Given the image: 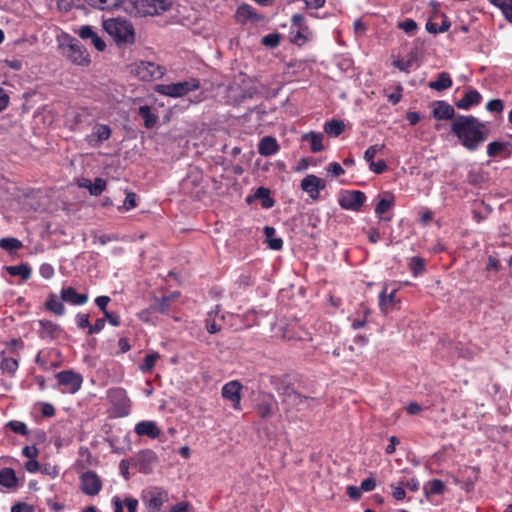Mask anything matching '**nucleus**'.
<instances>
[{
  "label": "nucleus",
  "mask_w": 512,
  "mask_h": 512,
  "mask_svg": "<svg viewBox=\"0 0 512 512\" xmlns=\"http://www.w3.org/2000/svg\"><path fill=\"white\" fill-rule=\"evenodd\" d=\"M394 204L393 199L382 198L375 207V213L379 216L386 213Z\"/></svg>",
  "instance_id": "nucleus-50"
},
{
  "label": "nucleus",
  "mask_w": 512,
  "mask_h": 512,
  "mask_svg": "<svg viewBox=\"0 0 512 512\" xmlns=\"http://www.w3.org/2000/svg\"><path fill=\"white\" fill-rule=\"evenodd\" d=\"M482 95L475 89H468L464 96L455 105L461 110H469L472 106L480 104Z\"/></svg>",
  "instance_id": "nucleus-19"
},
{
  "label": "nucleus",
  "mask_w": 512,
  "mask_h": 512,
  "mask_svg": "<svg viewBox=\"0 0 512 512\" xmlns=\"http://www.w3.org/2000/svg\"><path fill=\"white\" fill-rule=\"evenodd\" d=\"M112 135L111 128L106 124L97 123L94 125L91 134L87 135L85 140L91 147H99L104 141Z\"/></svg>",
  "instance_id": "nucleus-14"
},
{
  "label": "nucleus",
  "mask_w": 512,
  "mask_h": 512,
  "mask_svg": "<svg viewBox=\"0 0 512 512\" xmlns=\"http://www.w3.org/2000/svg\"><path fill=\"white\" fill-rule=\"evenodd\" d=\"M7 426L14 432L23 436H27L29 431L27 425L20 421H10Z\"/></svg>",
  "instance_id": "nucleus-49"
},
{
  "label": "nucleus",
  "mask_w": 512,
  "mask_h": 512,
  "mask_svg": "<svg viewBox=\"0 0 512 512\" xmlns=\"http://www.w3.org/2000/svg\"><path fill=\"white\" fill-rule=\"evenodd\" d=\"M241 390L242 385L237 380L227 382L221 390L222 397L231 401L235 410H241Z\"/></svg>",
  "instance_id": "nucleus-11"
},
{
  "label": "nucleus",
  "mask_w": 512,
  "mask_h": 512,
  "mask_svg": "<svg viewBox=\"0 0 512 512\" xmlns=\"http://www.w3.org/2000/svg\"><path fill=\"white\" fill-rule=\"evenodd\" d=\"M486 109L489 111V112H496V113H501L504 109V104H503V101L500 100V99H493V100H490L487 104H486Z\"/></svg>",
  "instance_id": "nucleus-54"
},
{
  "label": "nucleus",
  "mask_w": 512,
  "mask_h": 512,
  "mask_svg": "<svg viewBox=\"0 0 512 512\" xmlns=\"http://www.w3.org/2000/svg\"><path fill=\"white\" fill-rule=\"evenodd\" d=\"M452 84L453 82L450 74L447 72H441L438 74L435 81L429 83V87L437 91H443L450 88Z\"/></svg>",
  "instance_id": "nucleus-29"
},
{
  "label": "nucleus",
  "mask_w": 512,
  "mask_h": 512,
  "mask_svg": "<svg viewBox=\"0 0 512 512\" xmlns=\"http://www.w3.org/2000/svg\"><path fill=\"white\" fill-rule=\"evenodd\" d=\"M110 301H111V299L109 296L103 295V296H98L95 299V304L103 312V314H105L106 312H108L107 305L109 304Z\"/></svg>",
  "instance_id": "nucleus-61"
},
{
  "label": "nucleus",
  "mask_w": 512,
  "mask_h": 512,
  "mask_svg": "<svg viewBox=\"0 0 512 512\" xmlns=\"http://www.w3.org/2000/svg\"><path fill=\"white\" fill-rule=\"evenodd\" d=\"M366 201V195L360 190H354V211H359Z\"/></svg>",
  "instance_id": "nucleus-56"
},
{
  "label": "nucleus",
  "mask_w": 512,
  "mask_h": 512,
  "mask_svg": "<svg viewBox=\"0 0 512 512\" xmlns=\"http://www.w3.org/2000/svg\"><path fill=\"white\" fill-rule=\"evenodd\" d=\"M39 273L44 279H51L54 276V268L49 263H43L39 267Z\"/></svg>",
  "instance_id": "nucleus-58"
},
{
  "label": "nucleus",
  "mask_w": 512,
  "mask_h": 512,
  "mask_svg": "<svg viewBox=\"0 0 512 512\" xmlns=\"http://www.w3.org/2000/svg\"><path fill=\"white\" fill-rule=\"evenodd\" d=\"M433 106L432 115L437 120H450L455 115L453 106L446 101H435Z\"/></svg>",
  "instance_id": "nucleus-21"
},
{
  "label": "nucleus",
  "mask_w": 512,
  "mask_h": 512,
  "mask_svg": "<svg viewBox=\"0 0 512 512\" xmlns=\"http://www.w3.org/2000/svg\"><path fill=\"white\" fill-rule=\"evenodd\" d=\"M445 483L440 479H433L423 485V492L427 498L432 495H442L445 493Z\"/></svg>",
  "instance_id": "nucleus-25"
},
{
  "label": "nucleus",
  "mask_w": 512,
  "mask_h": 512,
  "mask_svg": "<svg viewBox=\"0 0 512 512\" xmlns=\"http://www.w3.org/2000/svg\"><path fill=\"white\" fill-rule=\"evenodd\" d=\"M59 385L64 387V392L76 393L82 386L83 377L73 370H64L56 374Z\"/></svg>",
  "instance_id": "nucleus-9"
},
{
  "label": "nucleus",
  "mask_w": 512,
  "mask_h": 512,
  "mask_svg": "<svg viewBox=\"0 0 512 512\" xmlns=\"http://www.w3.org/2000/svg\"><path fill=\"white\" fill-rule=\"evenodd\" d=\"M280 150V145L277 139L273 136H264L260 139L258 144V153L262 156L268 157L276 154Z\"/></svg>",
  "instance_id": "nucleus-20"
},
{
  "label": "nucleus",
  "mask_w": 512,
  "mask_h": 512,
  "mask_svg": "<svg viewBox=\"0 0 512 512\" xmlns=\"http://www.w3.org/2000/svg\"><path fill=\"white\" fill-rule=\"evenodd\" d=\"M106 189V181L102 178H96L91 182L89 193L93 196H99Z\"/></svg>",
  "instance_id": "nucleus-47"
},
{
  "label": "nucleus",
  "mask_w": 512,
  "mask_h": 512,
  "mask_svg": "<svg viewBox=\"0 0 512 512\" xmlns=\"http://www.w3.org/2000/svg\"><path fill=\"white\" fill-rule=\"evenodd\" d=\"M77 327L79 329H88L90 328V320H89V314L85 313H78L75 317Z\"/></svg>",
  "instance_id": "nucleus-53"
},
{
  "label": "nucleus",
  "mask_w": 512,
  "mask_h": 512,
  "mask_svg": "<svg viewBox=\"0 0 512 512\" xmlns=\"http://www.w3.org/2000/svg\"><path fill=\"white\" fill-rule=\"evenodd\" d=\"M135 433L139 436H147L150 439H156L160 436L161 431L153 421H141L135 426Z\"/></svg>",
  "instance_id": "nucleus-22"
},
{
  "label": "nucleus",
  "mask_w": 512,
  "mask_h": 512,
  "mask_svg": "<svg viewBox=\"0 0 512 512\" xmlns=\"http://www.w3.org/2000/svg\"><path fill=\"white\" fill-rule=\"evenodd\" d=\"M6 271L10 276H20L23 281H27L31 277V268L24 263L15 266H7Z\"/></svg>",
  "instance_id": "nucleus-31"
},
{
  "label": "nucleus",
  "mask_w": 512,
  "mask_h": 512,
  "mask_svg": "<svg viewBox=\"0 0 512 512\" xmlns=\"http://www.w3.org/2000/svg\"><path fill=\"white\" fill-rule=\"evenodd\" d=\"M156 460L157 456L152 450L147 449L139 452L136 463L139 472L144 474L152 472L153 465Z\"/></svg>",
  "instance_id": "nucleus-16"
},
{
  "label": "nucleus",
  "mask_w": 512,
  "mask_h": 512,
  "mask_svg": "<svg viewBox=\"0 0 512 512\" xmlns=\"http://www.w3.org/2000/svg\"><path fill=\"white\" fill-rule=\"evenodd\" d=\"M425 265V260L418 256L412 257L408 262V267L415 277L425 272Z\"/></svg>",
  "instance_id": "nucleus-38"
},
{
  "label": "nucleus",
  "mask_w": 512,
  "mask_h": 512,
  "mask_svg": "<svg viewBox=\"0 0 512 512\" xmlns=\"http://www.w3.org/2000/svg\"><path fill=\"white\" fill-rule=\"evenodd\" d=\"M256 412L262 419H267L273 414V405L270 400L260 401L256 407Z\"/></svg>",
  "instance_id": "nucleus-41"
},
{
  "label": "nucleus",
  "mask_w": 512,
  "mask_h": 512,
  "mask_svg": "<svg viewBox=\"0 0 512 512\" xmlns=\"http://www.w3.org/2000/svg\"><path fill=\"white\" fill-rule=\"evenodd\" d=\"M291 34L293 35L292 41L297 45H303L311 37V32L306 24L304 16L301 14H294L291 18Z\"/></svg>",
  "instance_id": "nucleus-8"
},
{
  "label": "nucleus",
  "mask_w": 512,
  "mask_h": 512,
  "mask_svg": "<svg viewBox=\"0 0 512 512\" xmlns=\"http://www.w3.org/2000/svg\"><path fill=\"white\" fill-rule=\"evenodd\" d=\"M391 487L393 489L392 496L394 497V499H396L397 501H402L405 499L406 492L401 482L399 483V486L394 487L393 485H391Z\"/></svg>",
  "instance_id": "nucleus-63"
},
{
  "label": "nucleus",
  "mask_w": 512,
  "mask_h": 512,
  "mask_svg": "<svg viewBox=\"0 0 512 512\" xmlns=\"http://www.w3.org/2000/svg\"><path fill=\"white\" fill-rule=\"evenodd\" d=\"M142 500L149 512H159L164 503L168 502V491L161 487H152L143 492Z\"/></svg>",
  "instance_id": "nucleus-7"
},
{
  "label": "nucleus",
  "mask_w": 512,
  "mask_h": 512,
  "mask_svg": "<svg viewBox=\"0 0 512 512\" xmlns=\"http://www.w3.org/2000/svg\"><path fill=\"white\" fill-rule=\"evenodd\" d=\"M264 235L266 237V242L268 247L272 250H281L283 247V240L279 237H276V230L273 227L265 226L264 227Z\"/></svg>",
  "instance_id": "nucleus-27"
},
{
  "label": "nucleus",
  "mask_w": 512,
  "mask_h": 512,
  "mask_svg": "<svg viewBox=\"0 0 512 512\" xmlns=\"http://www.w3.org/2000/svg\"><path fill=\"white\" fill-rule=\"evenodd\" d=\"M107 398L112 405L111 413L113 417L122 418L130 414L132 402L124 388H110L107 391Z\"/></svg>",
  "instance_id": "nucleus-3"
},
{
  "label": "nucleus",
  "mask_w": 512,
  "mask_h": 512,
  "mask_svg": "<svg viewBox=\"0 0 512 512\" xmlns=\"http://www.w3.org/2000/svg\"><path fill=\"white\" fill-rule=\"evenodd\" d=\"M170 296H163L161 298H155L153 304L151 305V309L155 312H159L161 314H168L171 304Z\"/></svg>",
  "instance_id": "nucleus-37"
},
{
  "label": "nucleus",
  "mask_w": 512,
  "mask_h": 512,
  "mask_svg": "<svg viewBox=\"0 0 512 512\" xmlns=\"http://www.w3.org/2000/svg\"><path fill=\"white\" fill-rule=\"evenodd\" d=\"M376 486V482L373 478L369 477L361 482L360 488L354 487V501L361 497L362 492L372 491Z\"/></svg>",
  "instance_id": "nucleus-43"
},
{
  "label": "nucleus",
  "mask_w": 512,
  "mask_h": 512,
  "mask_svg": "<svg viewBox=\"0 0 512 512\" xmlns=\"http://www.w3.org/2000/svg\"><path fill=\"white\" fill-rule=\"evenodd\" d=\"M306 335H307V333L301 329H299V331H294V326H293V327H287V328L283 329L282 338L285 340L304 341V340L308 339L307 337H305Z\"/></svg>",
  "instance_id": "nucleus-42"
},
{
  "label": "nucleus",
  "mask_w": 512,
  "mask_h": 512,
  "mask_svg": "<svg viewBox=\"0 0 512 512\" xmlns=\"http://www.w3.org/2000/svg\"><path fill=\"white\" fill-rule=\"evenodd\" d=\"M397 289L393 288L391 291H388V286L386 285L379 294V308L381 312L388 313L396 304L399 302L396 300Z\"/></svg>",
  "instance_id": "nucleus-18"
},
{
  "label": "nucleus",
  "mask_w": 512,
  "mask_h": 512,
  "mask_svg": "<svg viewBox=\"0 0 512 512\" xmlns=\"http://www.w3.org/2000/svg\"><path fill=\"white\" fill-rule=\"evenodd\" d=\"M61 300L72 305H84L88 301L87 294H81L72 286L64 287L60 293Z\"/></svg>",
  "instance_id": "nucleus-17"
},
{
  "label": "nucleus",
  "mask_w": 512,
  "mask_h": 512,
  "mask_svg": "<svg viewBox=\"0 0 512 512\" xmlns=\"http://www.w3.org/2000/svg\"><path fill=\"white\" fill-rule=\"evenodd\" d=\"M302 141L309 144L310 150L313 153L324 150V135L321 132L310 131L305 133L302 135Z\"/></svg>",
  "instance_id": "nucleus-23"
},
{
  "label": "nucleus",
  "mask_w": 512,
  "mask_h": 512,
  "mask_svg": "<svg viewBox=\"0 0 512 512\" xmlns=\"http://www.w3.org/2000/svg\"><path fill=\"white\" fill-rule=\"evenodd\" d=\"M105 327V319L104 318H98L95 323L90 325V328L88 330L89 335L97 334L100 331H102Z\"/></svg>",
  "instance_id": "nucleus-60"
},
{
  "label": "nucleus",
  "mask_w": 512,
  "mask_h": 512,
  "mask_svg": "<svg viewBox=\"0 0 512 512\" xmlns=\"http://www.w3.org/2000/svg\"><path fill=\"white\" fill-rule=\"evenodd\" d=\"M11 512H35V508L26 502H17L11 507Z\"/></svg>",
  "instance_id": "nucleus-57"
},
{
  "label": "nucleus",
  "mask_w": 512,
  "mask_h": 512,
  "mask_svg": "<svg viewBox=\"0 0 512 512\" xmlns=\"http://www.w3.org/2000/svg\"><path fill=\"white\" fill-rule=\"evenodd\" d=\"M219 305H216L214 309L208 312L205 320L206 330L210 334H215L221 330V325L217 323L215 316L219 313Z\"/></svg>",
  "instance_id": "nucleus-33"
},
{
  "label": "nucleus",
  "mask_w": 512,
  "mask_h": 512,
  "mask_svg": "<svg viewBox=\"0 0 512 512\" xmlns=\"http://www.w3.org/2000/svg\"><path fill=\"white\" fill-rule=\"evenodd\" d=\"M68 59L77 65H87L90 62L86 48L77 40L72 41L65 52Z\"/></svg>",
  "instance_id": "nucleus-12"
},
{
  "label": "nucleus",
  "mask_w": 512,
  "mask_h": 512,
  "mask_svg": "<svg viewBox=\"0 0 512 512\" xmlns=\"http://www.w3.org/2000/svg\"><path fill=\"white\" fill-rule=\"evenodd\" d=\"M105 321L107 320L112 326L117 327L121 324L120 316L116 312H106L104 314Z\"/></svg>",
  "instance_id": "nucleus-62"
},
{
  "label": "nucleus",
  "mask_w": 512,
  "mask_h": 512,
  "mask_svg": "<svg viewBox=\"0 0 512 512\" xmlns=\"http://www.w3.org/2000/svg\"><path fill=\"white\" fill-rule=\"evenodd\" d=\"M38 335L42 340L53 341L60 337L62 334V328L60 325L50 320H39Z\"/></svg>",
  "instance_id": "nucleus-15"
},
{
  "label": "nucleus",
  "mask_w": 512,
  "mask_h": 512,
  "mask_svg": "<svg viewBox=\"0 0 512 512\" xmlns=\"http://www.w3.org/2000/svg\"><path fill=\"white\" fill-rule=\"evenodd\" d=\"M200 88V81L197 78H190L187 81L171 83V84H160L156 86V92L169 97H183L191 91H195Z\"/></svg>",
  "instance_id": "nucleus-4"
},
{
  "label": "nucleus",
  "mask_w": 512,
  "mask_h": 512,
  "mask_svg": "<svg viewBox=\"0 0 512 512\" xmlns=\"http://www.w3.org/2000/svg\"><path fill=\"white\" fill-rule=\"evenodd\" d=\"M166 69L154 62L140 61L135 64L133 73L142 81H155L164 76Z\"/></svg>",
  "instance_id": "nucleus-6"
},
{
  "label": "nucleus",
  "mask_w": 512,
  "mask_h": 512,
  "mask_svg": "<svg viewBox=\"0 0 512 512\" xmlns=\"http://www.w3.org/2000/svg\"><path fill=\"white\" fill-rule=\"evenodd\" d=\"M345 129V124L342 120L331 119L324 124V132L329 137H338Z\"/></svg>",
  "instance_id": "nucleus-30"
},
{
  "label": "nucleus",
  "mask_w": 512,
  "mask_h": 512,
  "mask_svg": "<svg viewBox=\"0 0 512 512\" xmlns=\"http://www.w3.org/2000/svg\"><path fill=\"white\" fill-rule=\"evenodd\" d=\"M492 5L499 8L505 19L512 23V0H489Z\"/></svg>",
  "instance_id": "nucleus-36"
},
{
  "label": "nucleus",
  "mask_w": 512,
  "mask_h": 512,
  "mask_svg": "<svg viewBox=\"0 0 512 512\" xmlns=\"http://www.w3.org/2000/svg\"><path fill=\"white\" fill-rule=\"evenodd\" d=\"M507 143L493 141L487 145V155L489 157H496L506 148Z\"/></svg>",
  "instance_id": "nucleus-46"
},
{
  "label": "nucleus",
  "mask_w": 512,
  "mask_h": 512,
  "mask_svg": "<svg viewBox=\"0 0 512 512\" xmlns=\"http://www.w3.org/2000/svg\"><path fill=\"white\" fill-rule=\"evenodd\" d=\"M369 169L376 173V174H382L385 171L388 170V165L384 160H378V161H371V164L369 165Z\"/></svg>",
  "instance_id": "nucleus-52"
},
{
  "label": "nucleus",
  "mask_w": 512,
  "mask_h": 512,
  "mask_svg": "<svg viewBox=\"0 0 512 512\" xmlns=\"http://www.w3.org/2000/svg\"><path fill=\"white\" fill-rule=\"evenodd\" d=\"M280 39L278 34H268L262 38V44L271 48L279 45Z\"/></svg>",
  "instance_id": "nucleus-55"
},
{
  "label": "nucleus",
  "mask_w": 512,
  "mask_h": 512,
  "mask_svg": "<svg viewBox=\"0 0 512 512\" xmlns=\"http://www.w3.org/2000/svg\"><path fill=\"white\" fill-rule=\"evenodd\" d=\"M103 28L118 45L132 44L135 41L134 27L127 20L107 19L103 22Z\"/></svg>",
  "instance_id": "nucleus-2"
},
{
  "label": "nucleus",
  "mask_w": 512,
  "mask_h": 512,
  "mask_svg": "<svg viewBox=\"0 0 512 512\" xmlns=\"http://www.w3.org/2000/svg\"><path fill=\"white\" fill-rule=\"evenodd\" d=\"M0 485L8 489H13L18 486V478L14 469L3 468L0 470Z\"/></svg>",
  "instance_id": "nucleus-26"
},
{
  "label": "nucleus",
  "mask_w": 512,
  "mask_h": 512,
  "mask_svg": "<svg viewBox=\"0 0 512 512\" xmlns=\"http://www.w3.org/2000/svg\"><path fill=\"white\" fill-rule=\"evenodd\" d=\"M169 512H191L190 504L185 501L178 502L170 508Z\"/></svg>",
  "instance_id": "nucleus-64"
},
{
  "label": "nucleus",
  "mask_w": 512,
  "mask_h": 512,
  "mask_svg": "<svg viewBox=\"0 0 512 512\" xmlns=\"http://www.w3.org/2000/svg\"><path fill=\"white\" fill-rule=\"evenodd\" d=\"M4 354V352L1 353L2 360L0 363V369L3 374L14 375L19 367L18 360L13 357H6Z\"/></svg>",
  "instance_id": "nucleus-32"
},
{
  "label": "nucleus",
  "mask_w": 512,
  "mask_h": 512,
  "mask_svg": "<svg viewBox=\"0 0 512 512\" xmlns=\"http://www.w3.org/2000/svg\"><path fill=\"white\" fill-rule=\"evenodd\" d=\"M81 491L89 496H95L102 490V480L94 471H87L80 476Z\"/></svg>",
  "instance_id": "nucleus-10"
},
{
  "label": "nucleus",
  "mask_w": 512,
  "mask_h": 512,
  "mask_svg": "<svg viewBox=\"0 0 512 512\" xmlns=\"http://www.w3.org/2000/svg\"><path fill=\"white\" fill-rule=\"evenodd\" d=\"M45 309L57 316H63L66 313V309L61 300L55 293H50L45 302Z\"/></svg>",
  "instance_id": "nucleus-24"
},
{
  "label": "nucleus",
  "mask_w": 512,
  "mask_h": 512,
  "mask_svg": "<svg viewBox=\"0 0 512 512\" xmlns=\"http://www.w3.org/2000/svg\"><path fill=\"white\" fill-rule=\"evenodd\" d=\"M160 358L159 353L153 352L147 354L144 357L143 363L140 365L139 369L143 373H150L156 365L157 360Z\"/></svg>",
  "instance_id": "nucleus-39"
},
{
  "label": "nucleus",
  "mask_w": 512,
  "mask_h": 512,
  "mask_svg": "<svg viewBox=\"0 0 512 512\" xmlns=\"http://www.w3.org/2000/svg\"><path fill=\"white\" fill-rule=\"evenodd\" d=\"M300 186L313 200H316L319 198L320 191L325 188L326 183L324 179L309 174L302 179Z\"/></svg>",
  "instance_id": "nucleus-13"
},
{
  "label": "nucleus",
  "mask_w": 512,
  "mask_h": 512,
  "mask_svg": "<svg viewBox=\"0 0 512 512\" xmlns=\"http://www.w3.org/2000/svg\"><path fill=\"white\" fill-rule=\"evenodd\" d=\"M22 247V242L17 238L8 237L0 239V248L7 251L18 250Z\"/></svg>",
  "instance_id": "nucleus-44"
},
{
  "label": "nucleus",
  "mask_w": 512,
  "mask_h": 512,
  "mask_svg": "<svg viewBox=\"0 0 512 512\" xmlns=\"http://www.w3.org/2000/svg\"><path fill=\"white\" fill-rule=\"evenodd\" d=\"M397 27L408 35H414L418 29L417 23L410 18L398 22Z\"/></svg>",
  "instance_id": "nucleus-45"
},
{
  "label": "nucleus",
  "mask_w": 512,
  "mask_h": 512,
  "mask_svg": "<svg viewBox=\"0 0 512 512\" xmlns=\"http://www.w3.org/2000/svg\"><path fill=\"white\" fill-rule=\"evenodd\" d=\"M339 204L343 209L351 210L352 209V192L347 191L346 194L342 195L339 198Z\"/></svg>",
  "instance_id": "nucleus-59"
},
{
  "label": "nucleus",
  "mask_w": 512,
  "mask_h": 512,
  "mask_svg": "<svg viewBox=\"0 0 512 512\" xmlns=\"http://www.w3.org/2000/svg\"><path fill=\"white\" fill-rule=\"evenodd\" d=\"M91 7L100 10H112L120 6L123 0H85Z\"/></svg>",
  "instance_id": "nucleus-35"
},
{
  "label": "nucleus",
  "mask_w": 512,
  "mask_h": 512,
  "mask_svg": "<svg viewBox=\"0 0 512 512\" xmlns=\"http://www.w3.org/2000/svg\"><path fill=\"white\" fill-rule=\"evenodd\" d=\"M255 197L262 200L263 208H271L274 205V200L270 196V190L265 187H259L255 192Z\"/></svg>",
  "instance_id": "nucleus-40"
},
{
  "label": "nucleus",
  "mask_w": 512,
  "mask_h": 512,
  "mask_svg": "<svg viewBox=\"0 0 512 512\" xmlns=\"http://www.w3.org/2000/svg\"><path fill=\"white\" fill-rule=\"evenodd\" d=\"M137 16L158 15L171 7L170 0H129Z\"/></svg>",
  "instance_id": "nucleus-5"
},
{
  "label": "nucleus",
  "mask_w": 512,
  "mask_h": 512,
  "mask_svg": "<svg viewBox=\"0 0 512 512\" xmlns=\"http://www.w3.org/2000/svg\"><path fill=\"white\" fill-rule=\"evenodd\" d=\"M139 116L144 120V126L147 129L153 128L158 120V116L152 112V109L148 105L140 106L138 109Z\"/></svg>",
  "instance_id": "nucleus-28"
},
{
  "label": "nucleus",
  "mask_w": 512,
  "mask_h": 512,
  "mask_svg": "<svg viewBox=\"0 0 512 512\" xmlns=\"http://www.w3.org/2000/svg\"><path fill=\"white\" fill-rule=\"evenodd\" d=\"M236 18L239 22H246L248 20H258V15L250 5H242L236 11Z\"/></svg>",
  "instance_id": "nucleus-34"
},
{
  "label": "nucleus",
  "mask_w": 512,
  "mask_h": 512,
  "mask_svg": "<svg viewBox=\"0 0 512 512\" xmlns=\"http://www.w3.org/2000/svg\"><path fill=\"white\" fill-rule=\"evenodd\" d=\"M137 206L136 194L134 192H128L122 206L118 207L119 211H129Z\"/></svg>",
  "instance_id": "nucleus-48"
},
{
  "label": "nucleus",
  "mask_w": 512,
  "mask_h": 512,
  "mask_svg": "<svg viewBox=\"0 0 512 512\" xmlns=\"http://www.w3.org/2000/svg\"><path fill=\"white\" fill-rule=\"evenodd\" d=\"M485 125L472 115H459L451 124V131L469 151H475L486 140Z\"/></svg>",
  "instance_id": "nucleus-1"
},
{
  "label": "nucleus",
  "mask_w": 512,
  "mask_h": 512,
  "mask_svg": "<svg viewBox=\"0 0 512 512\" xmlns=\"http://www.w3.org/2000/svg\"><path fill=\"white\" fill-rule=\"evenodd\" d=\"M383 148H384V145H379V144H375V145L368 147V149L364 153L365 161L370 165L371 161H374L376 154L381 152L383 150Z\"/></svg>",
  "instance_id": "nucleus-51"
}]
</instances>
